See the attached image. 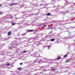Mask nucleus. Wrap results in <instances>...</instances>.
Returning a JSON list of instances; mask_svg holds the SVG:
<instances>
[{
    "instance_id": "4d7b16f0",
    "label": "nucleus",
    "mask_w": 75,
    "mask_h": 75,
    "mask_svg": "<svg viewBox=\"0 0 75 75\" xmlns=\"http://www.w3.org/2000/svg\"><path fill=\"white\" fill-rule=\"evenodd\" d=\"M28 63H30V62H28Z\"/></svg>"
},
{
    "instance_id": "f3484780",
    "label": "nucleus",
    "mask_w": 75,
    "mask_h": 75,
    "mask_svg": "<svg viewBox=\"0 0 75 75\" xmlns=\"http://www.w3.org/2000/svg\"><path fill=\"white\" fill-rule=\"evenodd\" d=\"M23 38H26L27 39L28 38H25L24 37L21 38H18V40H21V39H23Z\"/></svg>"
},
{
    "instance_id": "f704fd0d",
    "label": "nucleus",
    "mask_w": 75,
    "mask_h": 75,
    "mask_svg": "<svg viewBox=\"0 0 75 75\" xmlns=\"http://www.w3.org/2000/svg\"><path fill=\"white\" fill-rule=\"evenodd\" d=\"M9 18H10V19H12V18H13V17H11Z\"/></svg>"
},
{
    "instance_id": "69168bd1",
    "label": "nucleus",
    "mask_w": 75,
    "mask_h": 75,
    "mask_svg": "<svg viewBox=\"0 0 75 75\" xmlns=\"http://www.w3.org/2000/svg\"><path fill=\"white\" fill-rule=\"evenodd\" d=\"M59 1H60V0H58Z\"/></svg>"
},
{
    "instance_id": "e2e57ef3",
    "label": "nucleus",
    "mask_w": 75,
    "mask_h": 75,
    "mask_svg": "<svg viewBox=\"0 0 75 75\" xmlns=\"http://www.w3.org/2000/svg\"><path fill=\"white\" fill-rule=\"evenodd\" d=\"M54 7H55V6H54Z\"/></svg>"
},
{
    "instance_id": "bb28decb",
    "label": "nucleus",
    "mask_w": 75,
    "mask_h": 75,
    "mask_svg": "<svg viewBox=\"0 0 75 75\" xmlns=\"http://www.w3.org/2000/svg\"><path fill=\"white\" fill-rule=\"evenodd\" d=\"M37 5H38L37 4H34V6H37V7H38V6H37Z\"/></svg>"
},
{
    "instance_id": "72a5a7b5",
    "label": "nucleus",
    "mask_w": 75,
    "mask_h": 75,
    "mask_svg": "<svg viewBox=\"0 0 75 75\" xmlns=\"http://www.w3.org/2000/svg\"><path fill=\"white\" fill-rule=\"evenodd\" d=\"M64 57H67V54H66L64 55Z\"/></svg>"
},
{
    "instance_id": "052dcab7",
    "label": "nucleus",
    "mask_w": 75,
    "mask_h": 75,
    "mask_svg": "<svg viewBox=\"0 0 75 75\" xmlns=\"http://www.w3.org/2000/svg\"><path fill=\"white\" fill-rule=\"evenodd\" d=\"M71 14H75V13H72Z\"/></svg>"
},
{
    "instance_id": "ddd939ff",
    "label": "nucleus",
    "mask_w": 75,
    "mask_h": 75,
    "mask_svg": "<svg viewBox=\"0 0 75 75\" xmlns=\"http://www.w3.org/2000/svg\"><path fill=\"white\" fill-rule=\"evenodd\" d=\"M40 44V43H38L36 44V45L35 46V47H38Z\"/></svg>"
},
{
    "instance_id": "f8f14e48",
    "label": "nucleus",
    "mask_w": 75,
    "mask_h": 75,
    "mask_svg": "<svg viewBox=\"0 0 75 75\" xmlns=\"http://www.w3.org/2000/svg\"><path fill=\"white\" fill-rule=\"evenodd\" d=\"M37 14V13H35V14H33L31 15H29V17L30 16H33L34 15L35 16V15H37V14Z\"/></svg>"
},
{
    "instance_id": "b1692460",
    "label": "nucleus",
    "mask_w": 75,
    "mask_h": 75,
    "mask_svg": "<svg viewBox=\"0 0 75 75\" xmlns=\"http://www.w3.org/2000/svg\"><path fill=\"white\" fill-rule=\"evenodd\" d=\"M55 70H56V69H55L53 68H52V71H55Z\"/></svg>"
},
{
    "instance_id": "4468645a",
    "label": "nucleus",
    "mask_w": 75,
    "mask_h": 75,
    "mask_svg": "<svg viewBox=\"0 0 75 75\" xmlns=\"http://www.w3.org/2000/svg\"><path fill=\"white\" fill-rule=\"evenodd\" d=\"M27 31L28 32H33V31H34V30H28Z\"/></svg>"
},
{
    "instance_id": "c9c22d12",
    "label": "nucleus",
    "mask_w": 75,
    "mask_h": 75,
    "mask_svg": "<svg viewBox=\"0 0 75 75\" xmlns=\"http://www.w3.org/2000/svg\"><path fill=\"white\" fill-rule=\"evenodd\" d=\"M44 72V71H43L42 72H41V74H44V73H42V72Z\"/></svg>"
},
{
    "instance_id": "0e129e2a",
    "label": "nucleus",
    "mask_w": 75,
    "mask_h": 75,
    "mask_svg": "<svg viewBox=\"0 0 75 75\" xmlns=\"http://www.w3.org/2000/svg\"><path fill=\"white\" fill-rule=\"evenodd\" d=\"M1 52H3V51H1Z\"/></svg>"
},
{
    "instance_id": "5fc2aeb1",
    "label": "nucleus",
    "mask_w": 75,
    "mask_h": 75,
    "mask_svg": "<svg viewBox=\"0 0 75 75\" xmlns=\"http://www.w3.org/2000/svg\"><path fill=\"white\" fill-rule=\"evenodd\" d=\"M2 6V5H1V4H0V6Z\"/></svg>"
},
{
    "instance_id": "f257e3e1",
    "label": "nucleus",
    "mask_w": 75,
    "mask_h": 75,
    "mask_svg": "<svg viewBox=\"0 0 75 75\" xmlns=\"http://www.w3.org/2000/svg\"><path fill=\"white\" fill-rule=\"evenodd\" d=\"M18 45L16 43V41H14L12 42L11 46H9L8 48L9 50H12V48H17V47H15Z\"/></svg>"
},
{
    "instance_id": "9d476101",
    "label": "nucleus",
    "mask_w": 75,
    "mask_h": 75,
    "mask_svg": "<svg viewBox=\"0 0 75 75\" xmlns=\"http://www.w3.org/2000/svg\"><path fill=\"white\" fill-rule=\"evenodd\" d=\"M46 38H51V35H47L46 36Z\"/></svg>"
},
{
    "instance_id": "1a4fd4ad",
    "label": "nucleus",
    "mask_w": 75,
    "mask_h": 75,
    "mask_svg": "<svg viewBox=\"0 0 75 75\" xmlns=\"http://www.w3.org/2000/svg\"><path fill=\"white\" fill-rule=\"evenodd\" d=\"M12 64L10 63H7L6 64V65L7 66H10Z\"/></svg>"
},
{
    "instance_id": "ea45409f",
    "label": "nucleus",
    "mask_w": 75,
    "mask_h": 75,
    "mask_svg": "<svg viewBox=\"0 0 75 75\" xmlns=\"http://www.w3.org/2000/svg\"><path fill=\"white\" fill-rule=\"evenodd\" d=\"M39 27H41V24H40V25H39Z\"/></svg>"
},
{
    "instance_id": "49530a36",
    "label": "nucleus",
    "mask_w": 75,
    "mask_h": 75,
    "mask_svg": "<svg viewBox=\"0 0 75 75\" xmlns=\"http://www.w3.org/2000/svg\"><path fill=\"white\" fill-rule=\"evenodd\" d=\"M43 71H46L45 69H44L43 70Z\"/></svg>"
},
{
    "instance_id": "79ce46f5",
    "label": "nucleus",
    "mask_w": 75,
    "mask_h": 75,
    "mask_svg": "<svg viewBox=\"0 0 75 75\" xmlns=\"http://www.w3.org/2000/svg\"><path fill=\"white\" fill-rule=\"evenodd\" d=\"M1 66H3V67H4V65H3L2 64H1Z\"/></svg>"
},
{
    "instance_id": "412c9836",
    "label": "nucleus",
    "mask_w": 75,
    "mask_h": 75,
    "mask_svg": "<svg viewBox=\"0 0 75 75\" xmlns=\"http://www.w3.org/2000/svg\"><path fill=\"white\" fill-rule=\"evenodd\" d=\"M26 35V33H23L21 35H23V36H24Z\"/></svg>"
},
{
    "instance_id": "3c124183",
    "label": "nucleus",
    "mask_w": 75,
    "mask_h": 75,
    "mask_svg": "<svg viewBox=\"0 0 75 75\" xmlns=\"http://www.w3.org/2000/svg\"><path fill=\"white\" fill-rule=\"evenodd\" d=\"M25 14H26H26H24V16H25Z\"/></svg>"
},
{
    "instance_id": "dca6fc26",
    "label": "nucleus",
    "mask_w": 75,
    "mask_h": 75,
    "mask_svg": "<svg viewBox=\"0 0 75 75\" xmlns=\"http://www.w3.org/2000/svg\"><path fill=\"white\" fill-rule=\"evenodd\" d=\"M11 23H12V25H16V24H17L16 23H14V22H12Z\"/></svg>"
},
{
    "instance_id": "864d4df0",
    "label": "nucleus",
    "mask_w": 75,
    "mask_h": 75,
    "mask_svg": "<svg viewBox=\"0 0 75 75\" xmlns=\"http://www.w3.org/2000/svg\"><path fill=\"white\" fill-rule=\"evenodd\" d=\"M44 48H45V47L44 46V47H43V49H44Z\"/></svg>"
},
{
    "instance_id": "a878e982",
    "label": "nucleus",
    "mask_w": 75,
    "mask_h": 75,
    "mask_svg": "<svg viewBox=\"0 0 75 75\" xmlns=\"http://www.w3.org/2000/svg\"><path fill=\"white\" fill-rule=\"evenodd\" d=\"M27 52V51H24L22 52V53H25V52Z\"/></svg>"
},
{
    "instance_id": "c03bdc74",
    "label": "nucleus",
    "mask_w": 75,
    "mask_h": 75,
    "mask_svg": "<svg viewBox=\"0 0 75 75\" xmlns=\"http://www.w3.org/2000/svg\"><path fill=\"white\" fill-rule=\"evenodd\" d=\"M72 54H73V55H75V53L74 54V53H72Z\"/></svg>"
},
{
    "instance_id": "6e6552de",
    "label": "nucleus",
    "mask_w": 75,
    "mask_h": 75,
    "mask_svg": "<svg viewBox=\"0 0 75 75\" xmlns=\"http://www.w3.org/2000/svg\"><path fill=\"white\" fill-rule=\"evenodd\" d=\"M47 27H48V28H47L46 29H47V30H49V29H50V30H51V29H54V27H49L48 26H47Z\"/></svg>"
},
{
    "instance_id": "2f4dec72",
    "label": "nucleus",
    "mask_w": 75,
    "mask_h": 75,
    "mask_svg": "<svg viewBox=\"0 0 75 75\" xmlns=\"http://www.w3.org/2000/svg\"><path fill=\"white\" fill-rule=\"evenodd\" d=\"M61 58V57H59L57 58V59H60Z\"/></svg>"
},
{
    "instance_id": "37998d69",
    "label": "nucleus",
    "mask_w": 75,
    "mask_h": 75,
    "mask_svg": "<svg viewBox=\"0 0 75 75\" xmlns=\"http://www.w3.org/2000/svg\"><path fill=\"white\" fill-rule=\"evenodd\" d=\"M62 8H65V7H64V6H62Z\"/></svg>"
},
{
    "instance_id": "4be33fe9",
    "label": "nucleus",
    "mask_w": 75,
    "mask_h": 75,
    "mask_svg": "<svg viewBox=\"0 0 75 75\" xmlns=\"http://www.w3.org/2000/svg\"><path fill=\"white\" fill-rule=\"evenodd\" d=\"M52 2H54L55 3H57V1L55 0H52Z\"/></svg>"
},
{
    "instance_id": "2eb2a0df",
    "label": "nucleus",
    "mask_w": 75,
    "mask_h": 75,
    "mask_svg": "<svg viewBox=\"0 0 75 75\" xmlns=\"http://www.w3.org/2000/svg\"><path fill=\"white\" fill-rule=\"evenodd\" d=\"M25 18V17L23 16H21L20 18Z\"/></svg>"
},
{
    "instance_id": "cd10ccee",
    "label": "nucleus",
    "mask_w": 75,
    "mask_h": 75,
    "mask_svg": "<svg viewBox=\"0 0 75 75\" xmlns=\"http://www.w3.org/2000/svg\"><path fill=\"white\" fill-rule=\"evenodd\" d=\"M44 60L45 61H46V62H47V59H44Z\"/></svg>"
},
{
    "instance_id": "09e8293b",
    "label": "nucleus",
    "mask_w": 75,
    "mask_h": 75,
    "mask_svg": "<svg viewBox=\"0 0 75 75\" xmlns=\"http://www.w3.org/2000/svg\"><path fill=\"white\" fill-rule=\"evenodd\" d=\"M43 67H40V68H43Z\"/></svg>"
},
{
    "instance_id": "5701e85b",
    "label": "nucleus",
    "mask_w": 75,
    "mask_h": 75,
    "mask_svg": "<svg viewBox=\"0 0 75 75\" xmlns=\"http://www.w3.org/2000/svg\"><path fill=\"white\" fill-rule=\"evenodd\" d=\"M0 68H3V66H0ZM1 71V69H0V75H1V71Z\"/></svg>"
},
{
    "instance_id": "9b49d317",
    "label": "nucleus",
    "mask_w": 75,
    "mask_h": 75,
    "mask_svg": "<svg viewBox=\"0 0 75 75\" xmlns=\"http://www.w3.org/2000/svg\"><path fill=\"white\" fill-rule=\"evenodd\" d=\"M17 4H18L17 3H13L12 4H10V6H13V5H17Z\"/></svg>"
},
{
    "instance_id": "423d86ee",
    "label": "nucleus",
    "mask_w": 75,
    "mask_h": 75,
    "mask_svg": "<svg viewBox=\"0 0 75 75\" xmlns=\"http://www.w3.org/2000/svg\"><path fill=\"white\" fill-rule=\"evenodd\" d=\"M74 35L69 36L68 37H65L63 39H72L73 37H74Z\"/></svg>"
},
{
    "instance_id": "7c9ffc66",
    "label": "nucleus",
    "mask_w": 75,
    "mask_h": 75,
    "mask_svg": "<svg viewBox=\"0 0 75 75\" xmlns=\"http://www.w3.org/2000/svg\"><path fill=\"white\" fill-rule=\"evenodd\" d=\"M42 5H43V4H41L39 5L38 6H42Z\"/></svg>"
},
{
    "instance_id": "a211bd4d",
    "label": "nucleus",
    "mask_w": 75,
    "mask_h": 75,
    "mask_svg": "<svg viewBox=\"0 0 75 75\" xmlns=\"http://www.w3.org/2000/svg\"><path fill=\"white\" fill-rule=\"evenodd\" d=\"M57 12L58 13H59L60 14H61V13H64V12H61L58 11H57Z\"/></svg>"
},
{
    "instance_id": "8fccbe9b",
    "label": "nucleus",
    "mask_w": 75,
    "mask_h": 75,
    "mask_svg": "<svg viewBox=\"0 0 75 75\" xmlns=\"http://www.w3.org/2000/svg\"><path fill=\"white\" fill-rule=\"evenodd\" d=\"M72 59V58H70V59Z\"/></svg>"
},
{
    "instance_id": "680f3d73",
    "label": "nucleus",
    "mask_w": 75,
    "mask_h": 75,
    "mask_svg": "<svg viewBox=\"0 0 75 75\" xmlns=\"http://www.w3.org/2000/svg\"><path fill=\"white\" fill-rule=\"evenodd\" d=\"M3 45H5V44H4Z\"/></svg>"
},
{
    "instance_id": "0eeeda50",
    "label": "nucleus",
    "mask_w": 75,
    "mask_h": 75,
    "mask_svg": "<svg viewBox=\"0 0 75 75\" xmlns=\"http://www.w3.org/2000/svg\"><path fill=\"white\" fill-rule=\"evenodd\" d=\"M51 37H57L56 38H55V39H58V37H59V35H55L54 34H52L51 35Z\"/></svg>"
},
{
    "instance_id": "6e6d98bb",
    "label": "nucleus",
    "mask_w": 75,
    "mask_h": 75,
    "mask_svg": "<svg viewBox=\"0 0 75 75\" xmlns=\"http://www.w3.org/2000/svg\"><path fill=\"white\" fill-rule=\"evenodd\" d=\"M45 27H46V26L47 25H45Z\"/></svg>"
},
{
    "instance_id": "7ed1b4c3",
    "label": "nucleus",
    "mask_w": 75,
    "mask_h": 75,
    "mask_svg": "<svg viewBox=\"0 0 75 75\" xmlns=\"http://www.w3.org/2000/svg\"><path fill=\"white\" fill-rule=\"evenodd\" d=\"M38 53L37 52L34 53L33 55H32L33 57H36V58H38L39 57H41L40 55V54H39L38 55H37Z\"/></svg>"
},
{
    "instance_id": "f03ea898",
    "label": "nucleus",
    "mask_w": 75,
    "mask_h": 75,
    "mask_svg": "<svg viewBox=\"0 0 75 75\" xmlns=\"http://www.w3.org/2000/svg\"><path fill=\"white\" fill-rule=\"evenodd\" d=\"M71 4L70 7H71V8H75V3L72 2L69 3V2L68 1H66L64 4L65 6H67L68 4Z\"/></svg>"
},
{
    "instance_id": "39448f33",
    "label": "nucleus",
    "mask_w": 75,
    "mask_h": 75,
    "mask_svg": "<svg viewBox=\"0 0 75 75\" xmlns=\"http://www.w3.org/2000/svg\"><path fill=\"white\" fill-rule=\"evenodd\" d=\"M41 36H42V35L39 34L38 35L36 36L35 37L31 38H30V40H33V39H36V38H37L38 37H41Z\"/></svg>"
},
{
    "instance_id": "6ab92c4d",
    "label": "nucleus",
    "mask_w": 75,
    "mask_h": 75,
    "mask_svg": "<svg viewBox=\"0 0 75 75\" xmlns=\"http://www.w3.org/2000/svg\"><path fill=\"white\" fill-rule=\"evenodd\" d=\"M8 34V35H11V31L9 32Z\"/></svg>"
},
{
    "instance_id": "20e7f679",
    "label": "nucleus",
    "mask_w": 75,
    "mask_h": 75,
    "mask_svg": "<svg viewBox=\"0 0 75 75\" xmlns=\"http://www.w3.org/2000/svg\"><path fill=\"white\" fill-rule=\"evenodd\" d=\"M42 61V60L41 59H37L36 60H35L33 61V62H34V63H41Z\"/></svg>"
},
{
    "instance_id": "bf43d9fd",
    "label": "nucleus",
    "mask_w": 75,
    "mask_h": 75,
    "mask_svg": "<svg viewBox=\"0 0 75 75\" xmlns=\"http://www.w3.org/2000/svg\"><path fill=\"white\" fill-rule=\"evenodd\" d=\"M30 40H28V41H29Z\"/></svg>"
},
{
    "instance_id": "c85d7f7f",
    "label": "nucleus",
    "mask_w": 75,
    "mask_h": 75,
    "mask_svg": "<svg viewBox=\"0 0 75 75\" xmlns=\"http://www.w3.org/2000/svg\"><path fill=\"white\" fill-rule=\"evenodd\" d=\"M47 16H50V15H51V13H48L47 14Z\"/></svg>"
},
{
    "instance_id": "473e14b6",
    "label": "nucleus",
    "mask_w": 75,
    "mask_h": 75,
    "mask_svg": "<svg viewBox=\"0 0 75 75\" xmlns=\"http://www.w3.org/2000/svg\"><path fill=\"white\" fill-rule=\"evenodd\" d=\"M3 14V12H0V14Z\"/></svg>"
},
{
    "instance_id": "e433bc0d",
    "label": "nucleus",
    "mask_w": 75,
    "mask_h": 75,
    "mask_svg": "<svg viewBox=\"0 0 75 75\" xmlns=\"http://www.w3.org/2000/svg\"><path fill=\"white\" fill-rule=\"evenodd\" d=\"M52 31H51L50 32H49V34H51V33H52Z\"/></svg>"
},
{
    "instance_id": "de8ad7c7",
    "label": "nucleus",
    "mask_w": 75,
    "mask_h": 75,
    "mask_svg": "<svg viewBox=\"0 0 75 75\" xmlns=\"http://www.w3.org/2000/svg\"><path fill=\"white\" fill-rule=\"evenodd\" d=\"M58 28H59V29H61V28H59V27Z\"/></svg>"
},
{
    "instance_id": "4c0bfd02",
    "label": "nucleus",
    "mask_w": 75,
    "mask_h": 75,
    "mask_svg": "<svg viewBox=\"0 0 75 75\" xmlns=\"http://www.w3.org/2000/svg\"><path fill=\"white\" fill-rule=\"evenodd\" d=\"M23 63H20V65H23Z\"/></svg>"
},
{
    "instance_id": "58836bf2",
    "label": "nucleus",
    "mask_w": 75,
    "mask_h": 75,
    "mask_svg": "<svg viewBox=\"0 0 75 75\" xmlns=\"http://www.w3.org/2000/svg\"><path fill=\"white\" fill-rule=\"evenodd\" d=\"M69 62V61H68V60H67L66 62Z\"/></svg>"
},
{
    "instance_id": "338daca9",
    "label": "nucleus",
    "mask_w": 75,
    "mask_h": 75,
    "mask_svg": "<svg viewBox=\"0 0 75 75\" xmlns=\"http://www.w3.org/2000/svg\"><path fill=\"white\" fill-rule=\"evenodd\" d=\"M44 8H45V7H44Z\"/></svg>"
},
{
    "instance_id": "a19ab883",
    "label": "nucleus",
    "mask_w": 75,
    "mask_h": 75,
    "mask_svg": "<svg viewBox=\"0 0 75 75\" xmlns=\"http://www.w3.org/2000/svg\"><path fill=\"white\" fill-rule=\"evenodd\" d=\"M45 6H47V5H48V4H45Z\"/></svg>"
},
{
    "instance_id": "aec40b11",
    "label": "nucleus",
    "mask_w": 75,
    "mask_h": 75,
    "mask_svg": "<svg viewBox=\"0 0 75 75\" xmlns=\"http://www.w3.org/2000/svg\"><path fill=\"white\" fill-rule=\"evenodd\" d=\"M51 45L47 46L48 49H50V48H51Z\"/></svg>"
},
{
    "instance_id": "a18cd8bd",
    "label": "nucleus",
    "mask_w": 75,
    "mask_h": 75,
    "mask_svg": "<svg viewBox=\"0 0 75 75\" xmlns=\"http://www.w3.org/2000/svg\"><path fill=\"white\" fill-rule=\"evenodd\" d=\"M65 13H68V12L67 11H66V12Z\"/></svg>"
},
{
    "instance_id": "603ef678",
    "label": "nucleus",
    "mask_w": 75,
    "mask_h": 75,
    "mask_svg": "<svg viewBox=\"0 0 75 75\" xmlns=\"http://www.w3.org/2000/svg\"><path fill=\"white\" fill-rule=\"evenodd\" d=\"M1 55H4V54H1Z\"/></svg>"
},
{
    "instance_id": "c756f323",
    "label": "nucleus",
    "mask_w": 75,
    "mask_h": 75,
    "mask_svg": "<svg viewBox=\"0 0 75 75\" xmlns=\"http://www.w3.org/2000/svg\"><path fill=\"white\" fill-rule=\"evenodd\" d=\"M18 70H19V71L21 70V67H20V68H18Z\"/></svg>"
},
{
    "instance_id": "13d9d810",
    "label": "nucleus",
    "mask_w": 75,
    "mask_h": 75,
    "mask_svg": "<svg viewBox=\"0 0 75 75\" xmlns=\"http://www.w3.org/2000/svg\"><path fill=\"white\" fill-rule=\"evenodd\" d=\"M43 6H45V4H44L43 5Z\"/></svg>"
},
{
    "instance_id": "393cba45",
    "label": "nucleus",
    "mask_w": 75,
    "mask_h": 75,
    "mask_svg": "<svg viewBox=\"0 0 75 75\" xmlns=\"http://www.w3.org/2000/svg\"><path fill=\"white\" fill-rule=\"evenodd\" d=\"M54 40H55V39H51L50 40V41H54Z\"/></svg>"
},
{
    "instance_id": "774afa93",
    "label": "nucleus",
    "mask_w": 75,
    "mask_h": 75,
    "mask_svg": "<svg viewBox=\"0 0 75 75\" xmlns=\"http://www.w3.org/2000/svg\"><path fill=\"white\" fill-rule=\"evenodd\" d=\"M35 75H36V74H35Z\"/></svg>"
}]
</instances>
